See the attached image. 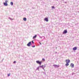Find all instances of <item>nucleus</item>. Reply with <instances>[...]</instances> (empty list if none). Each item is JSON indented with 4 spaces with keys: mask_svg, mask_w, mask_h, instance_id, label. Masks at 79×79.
<instances>
[{
    "mask_svg": "<svg viewBox=\"0 0 79 79\" xmlns=\"http://www.w3.org/2000/svg\"><path fill=\"white\" fill-rule=\"evenodd\" d=\"M53 66H54V68H58V67H59V65H57L55 64L53 65Z\"/></svg>",
    "mask_w": 79,
    "mask_h": 79,
    "instance_id": "obj_5",
    "label": "nucleus"
},
{
    "mask_svg": "<svg viewBox=\"0 0 79 79\" xmlns=\"http://www.w3.org/2000/svg\"><path fill=\"white\" fill-rule=\"evenodd\" d=\"M77 47H75L73 48V50L75 51V50H77Z\"/></svg>",
    "mask_w": 79,
    "mask_h": 79,
    "instance_id": "obj_7",
    "label": "nucleus"
},
{
    "mask_svg": "<svg viewBox=\"0 0 79 79\" xmlns=\"http://www.w3.org/2000/svg\"><path fill=\"white\" fill-rule=\"evenodd\" d=\"M16 63V61H14L13 62L14 64H15Z\"/></svg>",
    "mask_w": 79,
    "mask_h": 79,
    "instance_id": "obj_19",
    "label": "nucleus"
},
{
    "mask_svg": "<svg viewBox=\"0 0 79 79\" xmlns=\"http://www.w3.org/2000/svg\"><path fill=\"white\" fill-rule=\"evenodd\" d=\"M44 21H46V22H48V18H46L44 19Z\"/></svg>",
    "mask_w": 79,
    "mask_h": 79,
    "instance_id": "obj_6",
    "label": "nucleus"
},
{
    "mask_svg": "<svg viewBox=\"0 0 79 79\" xmlns=\"http://www.w3.org/2000/svg\"><path fill=\"white\" fill-rule=\"evenodd\" d=\"M40 37V38L41 39H42V37Z\"/></svg>",
    "mask_w": 79,
    "mask_h": 79,
    "instance_id": "obj_29",
    "label": "nucleus"
},
{
    "mask_svg": "<svg viewBox=\"0 0 79 79\" xmlns=\"http://www.w3.org/2000/svg\"><path fill=\"white\" fill-rule=\"evenodd\" d=\"M57 0V1H58V0Z\"/></svg>",
    "mask_w": 79,
    "mask_h": 79,
    "instance_id": "obj_33",
    "label": "nucleus"
},
{
    "mask_svg": "<svg viewBox=\"0 0 79 79\" xmlns=\"http://www.w3.org/2000/svg\"><path fill=\"white\" fill-rule=\"evenodd\" d=\"M10 73L9 74H7V76H8V77H9V76H10Z\"/></svg>",
    "mask_w": 79,
    "mask_h": 79,
    "instance_id": "obj_16",
    "label": "nucleus"
},
{
    "mask_svg": "<svg viewBox=\"0 0 79 79\" xmlns=\"http://www.w3.org/2000/svg\"><path fill=\"white\" fill-rule=\"evenodd\" d=\"M44 74H46V73L45 72H43Z\"/></svg>",
    "mask_w": 79,
    "mask_h": 79,
    "instance_id": "obj_23",
    "label": "nucleus"
},
{
    "mask_svg": "<svg viewBox=\"0 0 79 79\" xmlns=\"http://www.w3.org/2000/svg\"><path fill=\"white\" fill-rule=\"evenodd\" d=\"M64 3H66V2H64Z\"/></svg>",
    "mask_w": 79,
    "mask_h": 79,
    "instance_id": "obj_31",
    "label": "nucleus"
},
{
    "mask_svg": "<svg viewBox=\"0 0 79 79\" xmlns=\"http://www.w3.org/2000/svg\"><path fill=\"white\" fill-rule=\"evenodd\" d=\"M37 37V35H35L33 37V39H35Z\"/></svg>",
    "mask_w": 79,
    "mask_h": 79,
    "instance_id": "obj_10",
    "label": "nucleus"
},
{
    "mask_svg": "<svg viewBox=\"0 0 79 79\" xmlns=\"http://www.w3.org/2000/svg\"><path fill=\"white\" fill-rule=\"evenodd\" d=\"M44 68H45V67H46L45 65L44 64Z\"/></svg>",
    "mask_w": 79,
    "mask_h": 79,
    "instance_id": "obj_26",
    "label": "nucleus"
},
{
    "mask_svg": "<svg viewBox=\"0 0 79 79\" xmlns=\"http://www.w3.org/2000/svg\"><path fill=\"white\" fill-rule=\"evenodd\" d=\"M23 21H26V20H27V19H26V18H23Z\"/></svg>",
    "mask_w": 79,
    "mask_h": 79,
    "instance_id": "obj_11",
    "label": "nucleus"
},
{
    "mask_svg": "<svg viewBox=\"0 0 79 79\" xmlns=\"http://www.w3.org/2000/svg\"><path fill=\"white\" fill-rule=\"evenodd\" d=\"M56 53H57L56 52Z\"/></svg>",
    "mask_w": 79,
    "mask_h": 79,
    "instance_id": "obj_32",
    "label": "nucleus"
},
{
    "mask_svg": "<svg viewBox=\"0 0 79 79\" xmlns=\"http://www.w3.org/2000/svg\"><path fill=\"white\" fill-rule=\"evenodd\" d=\"M32 8H33V9H34L35 8L34 7H32Z\"/></svg>",
    "mask_w": 79,
    "mask_h": 79,
    "instance_id": "obj_30",
    "label": "nucleus"
},
{
    "mask_svg": "<svg viewBox=\"0 0 79 79\" xmlns=\"http://www.w3.org/2000/svg\"><path fill=\"white\" fill-rule=\"evenodd\" d=\"M43 69L45 71V69H44V68H43Z\"/></svg>",
    "mask_w": 79,
    "mask_h": 79,
    "instance_id": "obj_27",
    "label": "nucleus"
},
{
    "mask_svg": "<svg viewBox=\"0 0 79 79\" xmlns=\"http://www.w3.org/2000/svg\"><path fill=\"white\" fill-rule=\"evenodd\" d=\"M32 43H33V44H34V42L33 41H32Z\"/></svg>",
    "mask_w": 79,
    "mask_h": 79,
    "instance_id": "obj_21",
    "label": "nucleus"
},
{
    "mask_svg": "<svg viewBox=\"0 0 79 79\" xmlns=\"http://www.w3.org/2000/svg\"><path fill=\"white\" fill-rule=\"evenodd\" d=\"M7 2H8V0H6L5 1V3H7Z\"/></svg>",
    "mask_w": 79,
    "mask_h": 79,
    "instance_id": "obj_17",
    "label": "nucleus"
},
{
    "mask_svg": "<svg viewBox=\"0 0 79 79\" xmlns=\"http://www.w3.org/2000/svg\"><path fill=\"white\" fill-rule=\"evenodd\" d=\"M39 68H40V66H39L38 68H37L36 70H39Z\"/></svg>",
    "mask_w": 79,
    "mask_h": 79,
    "instance_id": "obj_14",
    "label": "nucleus"
},
{
    "mask_svg": "<svg viewBox=\"0 0 79 79\" xmlns=\"http://www.w3.org/2000/svg\"><path fill=\"white\" fill-rule=\"evenodd\" d=\"M52 8H53V9H55V8L54 6H52Z\"/></svg>",
    "mask_w": 79,
    "mask_h": 79,
    "instance_id": "obj_18",
    "label": "nucleus"
},
{
    "mask_svg": "<svg viewBox=\"0 0 79 79\" xmlns=\"http://www.w3.org/2000/svg\"><path fill=\"white\" fill-rule=\"evenodd\" d=\"M42 60L43 61H45V59L43 58L42 59Z\"/></svg>",
    "mask_w": 79,
    "mask_h": 79,
    "instance_id": "obj_20",
    "label": "nucleus"
},
{
    "mask_svg": "<svg viewBox=\"0 0 79 79\" xmlns=\"http://www.w3.org/2000/svg\"><path fill=\"white\" fill-rule=\"evenodd\" d=\"M4 60V58H3V59L2 60V61H3V60Z\"/></svg>",
    "mask_w": 79,
    "mask_h": 79,
    "instance_id": "obj_25",
    "label": "nucleus"
},
{
    "mask_svg": "<svg viewBox=\"0 0 79 79\" xmlns=\"http://www.w3.org/2000/svg\"><path fill=\"white\" fill-rule=\"evenodd\" d=\"M40 68H44V65H43L42 66H40Z\"/></svg>",
    "mask_w": 79,
    "mask_h": 79,
    "instance_id": "obj_13",
    "label": "nucleus"
},
{
    "mask_svg": "<svg viewBox=\"0 0 79 79\" xmlns=\"http://www.w3.org/2000/svg\"><path fill=\"white\" fill-rule=\"evenodd\" d=\"M10 5L11 6H13V2H10Z\"/></svg>",
    "mask_w": 79,
    "mask_h": 79,
    "instance_id": "obj_12",
    "label": "nucleus"
},
{
    "mask_svg": "<svg viewBox=\"0 0 79 79\" xmlns=\"http://www.w3.org/2000/svg\"><path fill=\"white\" fill-rule=\"evenodd\" d=\"M68 32V31H67V30H64V32L63 33V34H66Z\"/></svg>",
    "mask_w": 79,
    "mask_h": 79,
    "instance_id": "obj_4",
    "label": "nucleus"
},
{
    "mask_svg": "<svg viewBox=\"0 0 79 79\" xmlns=\"http://www.w3.org/2000/svg\"><path fill=\"white\" fill-rule=\"evenodd\" d=\"M74 74V73H72V75H73V74Z\"/></svg>",
    "mask_w": 79,
    "mask_h": 79,
    "instance_id": "obj_28",
    "label": "nucleus"
},
{
    "mask_svg": "<svg viewBox=\"0 0 79 79\" xmlns=\"http://www.w3.org/2000/svg\"><path fill=\"white\" fill-rule=\"evenodd\" d=\"M70 66L72 68H74V65L73 63H71Z\"/></svg>",
    "mask_w": 79,
    "mask_h": 79,
    "instance_id": "obj_8",
    "label": "nucleus"
},
{
    "mask_svg": "<svg viewBox=\"0 0 79 79\" xmlns=\"http://www.w3.org/2000/svg\"><path fill=\"white\" fill-rule=\"evenodd\" d=\"M65 62H66V64H65V66H69V63L70 62V60L68 59L66 60H65Z\"/></svg>",
    "mask_w": 79,
    "mask_h": 79,
    "instance_id": "obj_1",
    "label": "nucleus"
},
{
    "mask_svg": "<svg viewBox=\"0 0 79 79\" xmlns=\"http://www.w3.org/2000/svg\"><path fill=\"white\" fill-rule=\"evenodd\" d=\"M27 45L28 46V47H30L31 45H32L31 42H29L28 44H27Z\"/></svg>",
    "mask_w": 79,
    "mask_h": 79,
    "instance_id": "obj_3",
    "label": "nucleus"
},
{
    "mask_svg": "<svg viewBox=\"0 0 79 79\" xmlns=\"http://www.w3.org/2000/svg\"><path fill=\"white\" fill-rule=\"evenodd\" d=\"M36 63L38 64H39L40 65H41L42 64V62L39 61V60H37L36 61Z\"/></svg>",
    "mask_w": 79,
    "mask_h": 79,
    "instance_id": "obj_2",
    "label": "nucleus"
},
{
    "mask_svg": "<svg viewBox=\"0 0 79 79\" xmlns=\"http://www.w3.org/2000/svg\"><path fill=\"white\" fill-rule=\"evenodd\" d=\"M39 43L40 44V45H42V44H41L40 42H39Z\"/></svg>",
    "mask_w": 79,
    "mask_h": 79,
    "instance_id": "obj_24",
    "label": "nucleus"
},
{
    "mask_svg": "<svg viewBox=\"0 0 79 79\" xmlns=\"http://www.w3.org/2000/svg\"><path fill=\"white\" fill-rule=\"evenodd\" d=\"M4 6H8V3L5 2H3Z\"/></svg>",
    "mask_w": 79,
    "mask_h": 79,
    "instance_id": "obj_9",
    "label": "nucleus"
},
{
    "mask_svg": "<svg viewBox=\"0 0 79 79\" xmlns=\"http://www.w3.org/2000/svg\"><path fill=\"white\" fill-rule=\"evenodd\" d=\"M35 45H34L33 46H32V47H33V48H34V47H35Z\"/></svg>",
    "mask_w": 79,
    "mask_h": 79,
    "instance_id": "obj_22",
    "label": "nucleus"
},
{
    "mask_svg": "<svg viewBox=\"0 0 79 79\" xmlns=\"http://www.w3.org/2000/svg\"><path fill=\"white\" fill-rule=\"evenodd\" d=\"M9 19H10V20H13L14 19H11V18H10V17L9 18Z\"/></svg>",
    "mask_w": 79,
    "mask_h": 79,
    "instance_id": "obj_15",
    "label": "nucleus"
}]
</instances>
